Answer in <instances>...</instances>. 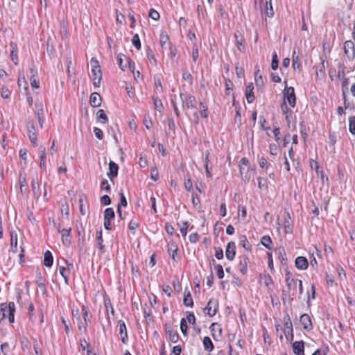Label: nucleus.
I'll list each match as a JSON object with an SVG mask.
<instances>
[{
  "instance_id": "nucleus-56",
  "label": "nucleus",
  "mask_w": 355,
  "mask_h": 355,
  "mask_svg": "<svg viewBox=\"0 0 355 355\" xmlns=\"http://www.w3.org/2000/svg\"><path fill=\"white\" fill-rule=\"evenodd\" d=\"M11 92L6 86L2 87L1 89V95L3 98H8L10 96Z\"/></svg>"
},
{
  "instance_id": "nucleus-43",
  "label": "nucleus",
  "mask_w": 355,
  "mask_h": 355,
  "mask_svg": "<svg viewBox=\"0 0 355 355\" xmlns=\"http://www.w3.org/2000/svg\"><path fill=\"white\" fill-rule=\"evenodd\" d=\"M104 306L105 307L107 312L108 311L109 309H110L111 314L112 315L114 314V308H113L111 301L109 298H104Z\"/></svg>"
},
{
  "instance_id": "nucleus-20",
  "label": "nucleus",
  "mask_w": 355,
  "mask_h": 355,
  "mask_svg": "<svg viewBox=\"0 0 355 355\" xmlns=\"http://www.w3.org/2000/svg\"><path fill=\"white\" fill-rule=\"evenodd\" d=\"M178 250V245L174 241H171L168 244V253L174 261H178V259H176Z\"/></svg>"
},
{
  "instance_id": "nucleus-19",
  "label": "nucleus",
  "mask_w": 355,
  "mask_h": 355,
  "mask_svg": "<svg viewBox=\"0 0 355 355\" xmlns=\"http://www.w3.org/2000/svg\"><path fill=\"white\" fill-rule=\"evenodd\" d=\"M253 89L254 86L252 83H249L245 87V94L248 103H252L254 101Z\"/></svg>"
},
{
  "instance_id": "nucleus-2",
  "label": "nucleus",
  "mask_w": 355,
  "mask_h": 355,
  "mask_svg": "<svg viewBox=\"0 0 355 355\" xmlns=\"http://www.w3.org/2000/svg\"><path fill=\"white\" fill-rule=\"evenodd\" d=\"M283 320L286 338L288 342H291L293 341L294 337L293 329L291 320L288 313H286V315L284 316Z\"/></svg>"
},
{
  "instance_id": "nucleus-7",
  "label": "nucleus",
  "mask_w": 355,
  "mask_h": 355,
  "mask_svg": "<svg viewBox=\"0 0 355 355\" xmlns=\"http://www.w3.org/2000/svg\"><path fill=\"white\" fill-rule=\"evenodd\" d=\"M71 228L69 227V229H62L60 228V225L58 227V231L62 235V242L64 245L65 246H69L71 244Z\"/></svg>"
},
{
  "instance_id": "nucleus-5",
  "label": "nucleus",
  "mask_w": 355,
  "mask_h": 355,
  "mask_svg": "<svg viewBox=\"0 0 355 355\" xmlns=\"http://www.w3.org/2000/svg\"><path fill=\"white\" fill-rule=\"evenodd\" d=\"M115 214L111 207L106 208L104 211V227L107 230H112L111 221L114 218Z\"/></svg>"
},
{
  "instance_id": "nucleus-52",
  "label": "nucleus",
  "mask_w": 355,
  "mask_h": 355,
  "mask_svg": "<svg viewBox=\"0 0 355 355\" xmlns=\"http://www.w3.org/2000/svg\"><path fill=\"white\" fill-rule=\"evenodd\" d=\"M188 326L186 320L182 318L180 320V330L184 335L187 334Z\"/></svg>"
},
{
  "instance_id": "nucleus-15",
  "label": "nucleus",
  "mask_w": 355,
  "mask_h": 355,
  "mask_svg": "<svg viewBox=\"0 0 355 355\" xmlns=\"http://www.w3.org/2000/svg\"><path fill=\"white\" fill-rule=\"evenodd\" d=\"M250 263V260L248 256L244 255L240 257V261L239 263V270L242 273V275H245L248 272V265Z\"/></svg>"
},
{
  "instance_id": "nucleus-35",
  "label": "nucleus",
  "mask_w": 355,
  "mask_h": 355,
  "mask_svg": "<svg viewBox=\"0 0 355 355\" xmlns=\"http://www.w3.org/2000/svg\"><path fill=\"white\" fill-rule=\"evenodd\" d=\"M96 244L101 250V252H104L105 247L103 245V238H102V230H100L96 232Z\"/></svg>"
},
{
  "instance_id": "nucleus-42",
  "label": "nucleus",
  "mask_w": 355,
  "mask_h": 355,
  "mask_svg": "<svg viewBox=\"0 0 355 355\" xmlns=\"http://www.w3.org/2000/svg\"><path fill=\"white\" fill-rule=\"evenodd\" d=\"M279 66V60L276 53L272 54V61H271V69L272 70H276Z\"/></svg>"
},
{
  "instance_id": "nucleus-9",
  "label": "nucleus",
  "mask_w": 355,
  "mask_h": 355,
  "mask_svg": "<svg viewBox=\"0 0 355 355\" xmlns=\"http://www.w3.org/2000/svg\"><path fill=\"white\" fill-rule=\"evenodd\" d=\"M180 98L183 102V107H187V109L196 108V99L195 96L191 95L185 96L180 94Z\"/></svg>"
},
{
  "instance_id": "nucleus-30",
  "label": "nucleus",
  "mask_w": 355,
  "mask_h": 355,
  "mask_svg": "<svg viewBox=\"0 0 355 355\" xmlns=\"http://www.w3.org/2000/svg\"><path fill=\"white\" fill-rule=\"evenodd\" d=\"M21 347L23 351L29 350L31 348V343L28 340V338L23 336L19 338Z\"/></svg>"
},
{
  "instance_id": "nucleus-22",
  "label": "nucleus",
  "mask_w": 355,
  "mask_h": 355,
  "mask_svg": "<svg viewBox=\"0 0 355 355\" xmlns=\"http://www.w3.org/2000/svg\"><path fill=\"white\" fill-rule=\"evenodd\" d=\"M295 264L299 270H305L309 266L308 261L304 257H297L295 259Z\"/></svg>"
},
{
  "instance_id": "nucleus-4",
  "label": "nucleus",
  "mask_w": 355,
  "mask_h": 355,
  "mask_svg": "<svg viewBox=\"0 0 355 355\" xmlns=\"http://www.w3.org/2000/svg\"><path fill=\"white\" fill-rule=\"evenodd\" d=\"M218 310V302L217 299L211 298L204 309L205 314L210 317L215 315Z\"/></svg>"
},
{
  "instance_id": "nucleus-50",
  "label": "nucleus",
  "mask_w": 355,
  "mask_h": 355,
  "mask_svg": "<svg viewBox=\"0 0 355 355\" xmlns=\"http://www.w3.org/2000/svg\"><path fill=\"white\" fill-rule=\"evenodd\" d=\"M58 270L60 274L62 275V277L64 279V282L68 284V275L66 274L67 268L64 266H59Z\"/></svg>"
},
{
  "instance_id": "nucleus-14",
  "label": "nucleus",
  "mask_w": 355,
  "mask_h": 355,
  "mask_svg": "<svg viewBox=\"0 0 355 355\" xmlns=\"http://www.w3.org/2000/svg\"><path fill=\"white\" fill-rule=\"evenodd\" d=\"M236 254V244L234 241H230L227 243L226 249H225V256L226 258L232 261Z\"/></svg>"
},
{
  "instance_id": "nucleus-25",
  "label": "nucleus",
  "mask_w": 355,
  "mask_h": 355,
  "mask_svg": "<svg viewBox=\"0 0 355 355\" xmlns=\"http://www.w3.org/2000/svg\"><path fill=\"white\" fill-rule=\"evenodd\" d=\"M183 304L188 307H192L193 306V298L190 291L187 288H186L184 291Z\"/></svg>"
},
{
  "instance_id": "nucleus-39",
  "label": "nucleus",
  "mask_w": 355,
  "mask_h": 355,
  "mask_svg": "<svg viewBox=\"0 0 355 355\" xmlns=\"http://www.w3.org/2000/svg\"><path fill=\"white\" fill-rule=\"evenodd\" d=\"M349 84V79L348 78H345L342 80V92L343 98H345L346 92L348 89V85Z\"/></svg>"
},
{
  "instance_id": "nucleus-40",
  "label": "nucleus",
  "mask_w": 355,
  "mask_h": 355,
  "mask_svg": "<svg viewBox=\"0 0 355 355\" xmlns=\"http://www.w3.org/2000/svg\"><path fill=\"white\" fill-rule=\"evenodd\" d=\"M96 116L97 119L101 120L103 123H106L108 121V118L103 110H99L96 113Z\"/></svg>"
},
{
  "instance_id": "nucleus-61",
  "label": "nucleus",
  "mask_w": 355,
  "mask_h": 355,
  "mask_svg": "<svg viewBox=\"0 0 355 355\" xmlns=\"http://www.w3.org/2000/svg\"><path fill=\"white\" fill-rule=\"evenodd\" d=\"M216 275L218 279H223L224 277V270L223 266L220 264H218L216 266Z\"/></svg>"
},
{
  "instance_id": "nucleus-31",
  "label": "nucleus",
  "mask_w": 355,
  "mask_h": 355,
  "mask_svg": "<svg viewBox=\"0 0 355 355\" xmlns=\"http://www.w3.org/2000/svg\"><path fill=\"white\" fill-rule=\"evenodd\" d=\"M153 100L155 110L161 112L164 108L162 101L159 98L158 96H153Z\"/></svg>"
},
{
  "instance_id": "nucleus-51",
  "label": "nucleus",
  "mask_w": 355,
  "mask_h": 355,
  "mask_svg": "<svg viewBox=\"0 0 355 355\" xmlns=\"http://www.w3.org/2000/svg\"><path fill=\"white\" fill-rule=\"evenodd\" d=\"M259 164L261 168L268 169L270 164L267 162V159L264 157L259 158Z\"/></svg>"
},
{
  "instance_id": "nucleus-3",
  "label": "nucleus",
  "mask_w": 355,
  "mask_h": 355,
  "mask_svg": "<svg viewBox=\"0 0 355 355\" xmlns=\"http://www.w3.org/2000/svg\"><path fill=\"white\" fill-rule=\"evenodd\" d=\"M284 101H287L291 107H294L296 105V97L295 90L293 87L286 86L283 91Z\"/></svg>"
},
{
  "instance_id": "nucleus-46",
  "label": "nucleus",
  "mask_w": 355,
  "mask_h": 355,
  "mask_svg": "<svg viewBox=\"0 0 355 355\" xmlns=\"http://www.w3.org/2000/svg\"><path fill=\"white\" fill-rule=\"evenodd\" d=\"M1 350L3 355H9L10 353V345L8 343H3L1 345Z\"/></svg>"
},
{
  "instance_id": "nucleus-64",
  "label": "nucleus",
  "mask_w": 355,
  "mask_h": 355,
  "mask_svg": "<svg viewBox=\"0 0 355 355\" xmlns=\"http://www.w3.org/2000/svg\"><path fill=\"white\" fill-rule=\"evenodd\" d=\"M100 202L104 205H109L111 204V199L107 195H104L101 198Z\"/></svg>"
},
{
  "instance_id": "nucleus-53",
  "label": "nucleus",
  "mask_w": 355,
  "mask_h": 355,
  "mask_svg": "<svg viewBox=\"0 0 355 355\" xmlns=\"http://www.w3.org/2000/svg\"><path fill=\"white\" fill-rule=\"evenodd\" d=\"M31 85L33 88H39L40 80L38 76L37 77H29Z\"/></svg>"
},
{
  "instance_id": "nucleus-10",
  "label": "nucleus",
  "mask_w": 355,
  "mask_h": 355,
  "mask_svg": "<svg viewBox=\"0 0 355 355\" xmlns=\"http://www.w3.org/2000/svg\"><path fill=\"white\" fill-rule=\"evenodd\" d=\"M298 280L299 279H290L288 281H286V286L288 288V290L286 291V290H283L282 291V300L284 301V300L286 298H288L290 297V291L291 290H295L296 289V287H297V284L298 282Z\"/></svg>"
},
{
  "instance_id": "nucleus-32",
  "label": "nucleus",
  "mask_w": 355,
  "mask_h": 355,
  "mask_svg": "<svg viewBox=\"0 0 355 355\" xmlns=\"http://www.w3.org/2000/svg\"><path fill=\"white\" fill-rule=\"evenodd\" d=\"M82 315L84 319V322L86 323V325H88V323L90 322L89 315V310L87 306L85 305H82Z\"/></svg>"
},
{
  "instance_id": "nucleus-60",
  "label": "nucleus",
  "mask_w": 355,
  "mask_h": 355,
  "mask_svg": "<svg viewBox=\"0 0 355 355\" xmlns=\"http://www.w3.org/2000/svg\"><path fill=\"white\" fill-rule=\"evenodd\" d=\"M300 134L304 139H306L307 137V132L306 129V125L304 124V121L300 122Z\"/></svg>"
},
{
  "instance_id": "nucleus-23",
  "label": "nucleus",
  "mask_w": 355,
  "mask_h": 355,
  "mask_svg": "<svg viewBox=\"0 0 355 355\" xmlns=\"http://www.w3.org/2000/svg\"><path fill=\"white\" fill-rule=\"evenodd\" d=\"M89 103L93 107H97L101 105V98L98 93L93 92L90 95Z\"/></svg>"
},
{
  "instance_id": "nucleus-55",
  "label": "nucleus",
  "mask_w": 355,
  "mask_h": 355,
  "mask_svg": "<svg viewBox=\"0 0 355 355\" xmlns=\"http://www.w3.org/2000/svg\"><path fill=\"white\" fill-rule=\"evenodd\" d=\"M148 16H149V17H150L152 19H153L155 21H157L159 19V12L153 8H151L150 10Z\"/></svg>"
},
{
  "instance_id": "nucleus-17",
  "label": "nucleus",
  "mask_w": 355,
  "mask_h": 355,
  "mask_svg": "<svg viewBox=\"0 0 355 355\" xmlns=\"http://www.w3.org/2000/svg\"><path fill=\"white\" fill-rule=\"evenodd\" d=\"M35 114L38 119L40 127L42 129L43 128L44 119V111L42 104H35Z\"/></svg>"
},
{
  "instance_id": "nucleus-37",
  "label": "nucleus",
  "mask_w": 355,
  "mask_h": 355,
  "mask_svg": "<svg viewBox=\"0 0 355 355\" xmlns=\"http://www.w3.org/2000/svg\"><path fill=\"white\" fill-rule=\"evenodd\" d=\"M40 168L44 169L45 168V157H46V150L44 147L41 146L40 148Z\"/></svg>"
},
{
  "instance_id": "nucleus-33",
  "label": "nucleus",
  "mask_w": 355,
  "mask_h": 355,
  "mask_svg": "<svg viewBox=\"0 0 355 355\" xmlns=\"http://www.w3.org/2000/svg\"><path fill=\"white\" fill-rule=\"evenodd\" d=\"M240 243L241 246L247 251H251L252 246L250 244L249 241L247 239V237L245 235H242L240 237Z\"/></svg>"
},
{
  "instance_id": "nucleus-6",
  "label": "nucleus",
  "mask_w": 355,
  "mask_h": 355,
  "mask_svg": "<svg viewBox=\"0 0 355 355\" xmlns=\"http://www.w3.org/2000/svg\"><path fill=\"white\" fill-rule=\"evenodd\" d=\"M28 135L29 139L34 146H37V135L35 123L33 119H28L27 122Z\"/></svg>"
},
{
  "instance_id": "nucleus-13",
  "label": "nucleus",
  "mask_w": 355,
  "mask_h": 355,
  "mask_svg": "<svg viewBox=\"0 0 355 355\" xmlns=\"http://www.w3.org/2000/svg\"><path fill=\"white\" fill-rule=\"evenodd\" d=\"M3 307H4V311H9V315H8V320L10 323H13L15 321V305L13 302H10L8 304L2 303Z\"/></svg>"
},
{
  "instance_id": "nucleus-62",
  "label": "nucleus",
  "mask_w": 355,
  "mask_h": 355,
  "mask_svg": "<svg viewBox=\"0 0 355 355\" xmlns=\"http://www.w3.org/2000/svg\"><path fill=\"white\" fill-rule=\"evenodd\" d=\"M281 110L284 114H291L292 111L288 109L286 101H284L280 105Z\"/></svg>"
},
{
  "instance_id": "nucleus-1",
  "label": "nucleus",
  "mask_w": 355,
  "mask_h": 355,
  "mask_svg": "<svg viewBox=\"0 0 355 355\" xmlns=\"http://www.w3.org/2000/svg\"><path fill=\"white\" fill-rule=\"evenodd\" d=\"M90 62L92 66V79L93 85L95 87H99L102 79V73L98 61L95 58H92Z\"/></svg>"
},
{
  "instance_id": "nucleus-63",
  "label": "nucleus",
  "mask_w": 355,
  "mask_h": 355,
  "mask_svg": "<svg viewBox=\"0 0 355 355\" xmlns=\"http://www.w3.org/2000/svg\"><path fill=\"white\" fill-rule=\"evenodd\" d=\"M150 178L154 181H157L159 179L158 171L155 167L150 169Z\"/></svg>"
},
{
  "instance_id": "nucleus-29",
  "label": "nucleus",
  "mask_w": 355,
  "mask_h": 355,
  "mask_svg": "<svg viewBox=\"0 0 355 355\" xmlns=\"http://www.w3.org/2000/svg\"><path fill=\"white\" fill-rule=\"evenodd\" d=\"M292 61H293V67L294 68V69H300L301 68V63H300V57L298 55L296 54V51L295 50H293V56H292Z\"/></svg>"
},
{
  "instance_id": "nucleus-16",
  "label": "nucleus",
  "mask_w": 355,
  "mask_h": 355,
  "mask_svg": "<svg viewBox=\"0 0 355 355\" xmlns=\"http://www.w3.org/2000/svg\"><path fill=\"white\" fill-rule=\"evenodd\" d=\"M345 54L349 58H354L355 55L354 44L351 40H347L344 43Z\"/></svg>"
},
{
  "instance_id": "nucleus-47",
  "label": "nucleus",
  "mask_w": 355,
  "mask_h": 355,
  "mask_svg": "<svg viewBox=\"0 0 355 355\" xmlns=\"http://www.w3.org/2000/svg\"><path fill=\"white\" fill-rule=\"evenodd\" d=\"M257 181H258V187L260 189H268V185H267L266 179H264L261 177H259L257 178Z\"/></svg>"
},
{
  "instance_id": "nucleus-26",
  "label": "nucleus",
  "mask_w": 355,
  "mask_h": 355,
  "mask_svg": "<svg viewBox=\"0 0 355 355\" xmlns=\"http://www.w3.org/2000/svg\"><path fill=\"white\" fill-rule=\"evenodd\" d=\"M239 170L241 175H242V179L245 182H248L251 178V175L249 173V168H246L243 166H239Z\"/></svg>"
},
{
  "instance_id": "nucleus-12",
  "label": "nucleus",
  "mask_w": 355,
  "mask_h": 355,
  "mask_svg": "<svg viewBox=\"0 0 355 355\" xmlns=\"http://www.w3.org/2000/svg\"><path fill=\"white\" fill-rule=\"evenodd\" d=\"M118 327L119 334L121 335V340L123 344H127L128 342V336L127 332L126 325L123 320H120L118 321Z\"/></svg>"
},
{
  "instance_id": "nucleus-49",
  "label": "nucleus",
  "mask_w": 355,
  "mask_h": 355,
  "mask_svg": "<svg viewBox=\"0 0 355 355\" xmlns=\"http://www.w3.org/2000/svg\"><path fill=\"white\" fill-rule=\"evenodd\" d=\"M200 115L203 118H207L208 117V110L207 106H205L203 103H200Z\"/></svg>"
},
{
  "instance_id": "nucleus-48",
  "label": "nucleus",
  "mask_w": 355,
  "mask_h": 355,
  "mask_svg": "<svg viewBox=\"0 0 355 355\" xmlns=\"http://www.w3.org/2000/svg\"><path fill=\"white\" fill-rule=\"evenodd\" d=\"M132 42L137 50H139L141 49V42L138 34L134 35V36L132 37Z\"/></svg>"
},
{
  "instance_id": "nucleus-44",
  "label": "nucleus",
  "mask_w": 355,
  "mask_h": 355,
  "mask_svg": "<svg viewBox=\"0 0 355 355\" xmlns=\"http://www.w3.org/2000/svg\"><path fill=\"white\" fill-rule=\"evenodd\" d=\"M184 187L187 191H191L193 190V184L191 178L189 175L184 178Z\"/></svg>"
},
{
  "instance_id": "nucleus-11",
  "label": "nucleus",
  "mask_w": 355,
  "mask_h": 355,
  "mask_svg": "<svg viewBox=\"0 0 355 355\" xmlns=\"http://www.w3.org/2000/svg\"><path fill=\"white\" fill-rule=\"evenodd\" d=\"M300 322L305 331H309L313 329V324L310 316L304 313L300 317Z\"/></svg>"
},
{
  "instance_id": "nucleus-21",
  "label": "nucleus",
  "mask_w": 355,
  "mask_h": 355,
  "mask_svg": "<svg viewBox=\"0 0 355 355\" xmlns=\"http://www.w3.org/2000/svg\"><path fill=\"white\" fill-rule=\"evenodd\" d=\"M10 57L12 61L14 62L15 65L18 64V47L15 42H10Z\"/></svg>"
},
{
  "instance_id": "nucleus-36",
  "label": "nucleus",
  "mask_w": 355,
  "mask_h": 355,
  "mask_svg": "<svg viewBox=\"0 0 355 355\" xmlns=\"http://www.w3.org/2000/svg\"><path fill=\"white\" fill-rule=\"evenodd\" d=\"M261 243L267 249H272V240L269 236H263L261 239Z\"/></svg>"
},
{
  "instance_id": "nucleus-34",
  "label": "nucleus",
  "mask_w": 355,
  "mask_h": 355,
  "mask_svg": "<svg viewBox=\"0 0 355 355\" xmlns=\"http://www.w3.org/2000/svg\"><path fill=\"white\" fill-rule=\"evenodd\" d=\"M266 8H265V14L267 17H272L274 15L272 10V6L271 0H265Z\"/></svg>"
},
{
  "instance_id": "nucleus-57",
  "label": "nucleus",
  "mask_w": 355,
  "mask_h": 355,
  "mask_svg": "<svg viewBox=\"0 0 355 355\" xmlns=\"http://www.w3.org/2000/svg\"><path fill=\"white\" fill-rule=\"evenodd\" d=\"M17 84L19 87H21L24 85V87L25 89H28V83L25 79L24 76H19L18 78Z\"/></svg>"
},
{
  "instance_id": "nucleus-18",
  "label": "nucleus",
  "mask_w": 355,
  "mask_h": 355,
  "mask_svg": "<svg viewBox=\"0 0 355 355\" xmlns=\"http://www.w3.org/2000/svg\"><path fill=\"white\" fill-rule=\"evenodd\" d=\"M292 347L295 355H304V343L302 340L294 342Z\"/></svg>"
},
{
  "instance_id": "nucleus-54",
  "label": "nucleus",
  "mask_w": 355,
  "mask_h": 355,
  "mask_svg": "<svg viewBox=\"0 0 355 355\" xmlns=\"http://www.w3.org/2000/svg\"><path fill=\"white\" fill-rule=\"evenodd\" d=\"M100 187L101 190H105L107 192H110L111 187L106 179L101 181Z\"/></svg>"
},
{
  "instance_id": "nucleus-38",
  "label": "nucleus",
  "mask_w": 355,
  "mask_h": 355,
  "mask_svg": "<svg viewBox=\"0 0 355 355\" xmlns=\"http://www.w3.org/2000/svg\"><path fill=\"white\" fill-rule=\"evenodd\" d=\"M278 259L280 261L282 264H286L287 261L286 254L285 250L283 248H279L278 250Z\"/></svg>"
},
{
  "instance_id": "nucleus-41",
  "label": "nucleus",
  "mask_w": 355,
  "mask_h": 355,
  "mask_svg": "<svg viewBox=\"0 0 355 355\" xmlns=\"http://www.w3.org/2000/svg\"><path fill=\"white\" fill-rule=\"evenodd\" d=\"M34 305L33 303H30L28 304V317H29V319L30 320H31L32 322H35L36 320V317L35 315H34Z\"/></svg>"
},
{
  "instance_id": "nucleus-59",
  "label": "nucleus",
  "mask_w": 355,
  "mask_h": 355,
  "mask_svg": "<svg viewBox=\"0 0 355 355\" xmlns=\"http://www.w3.org/2000/svg\"><path fill=\"white\" fill-rule=\"evenodd\" d=\"M168 127L169 130H171V131H173V132H175V121H174L173 118L171 116H168Z\"/></svg>"
},
{
  "instance_id": "nucleus-58",
  "label": "nucleus",
  "mask_w": 355,
  "mask_h": 355,
  "mask_svg": "<svg viewBox=\"0 0 355 355\" xmlns=\"http://www.w3.org/2000/svg\"><path fill=\"white\" fill-rule=\"evenodd\" d=\"M168 41V37L166 34H164V33H161L160 35V44L161 46L164 49L165 48V45Z\"/></svg>"
},
{
  "instance_id": "nucleus-24",
  "label": "nucleus",
  "mask_w": 355,
  "mask_h": 355,
  "mask_svg": "<svg viewBox=\"0 0 355 355\" xmlns=\"http://www.w3.org/2000/svg\"><path fill=\"white\" fill-rule=\"evenodd\" d=\"M119 166L114 162L111 161L109 163V173H107L108 178L112 180L114 178H116L118 175Z\"/></svg>"
},
{
  "instance_id": "nucleus-28",
  "label": "nucleus",
  "mask_w": 355,
  "mask_h": 355,
  "mask_svg": "<svg viewBox=\"0 0 355 355\" xmlns=\"http://www.w3.org/2000/svg\"><path fill=\"white\" fill-rule=\"evenodd\" d=\"M202 343L205 349L207 351L211 352L214 348L212 341L208 336L204 337Z\"/></svg>"
},
{
  "instance_id": "nucleus-45",
  "label": "nucleus",
  "mask_w": 355,
  "mask_h": 355,
  "mask_svg": "<svg viewBox=\"0 0 355 355\" xmlns=\"http://www.w3.org/2000/svg\"><path fill=\"white\" fill-rule=\"evenodd\" d=\"M349 130L355 135V116L349 119Z\"/></svg>"
},
{
  "instance_id": "nucleus-27",
  "label": "nucleus",
  "mask_w": 355,
  "mask_h": 355,
  "mask_svg": "<svg viewBox=\"0 0 355 355\" xmlns=\"http://www.w3.org/2000/svg\"><path fill=\"white\" fill-rule=\"evenodd\" d=\"M53 258L49 250L45 252L44 255V265L46 267H51L53 265Z\"/></svg>"
},
{
  "instance_id": "nucleus-8",
  "label": "nucleus",
  "mask_w": 355,
  "mask_h": 355,
  "mask_svg": "<svg viewBox=\"0 0 355 355\" xmlns=\"http://www.w3.org/2000/svg\"><path fill=\"white\" fill-rule=\"evenodd\" d=\"M164 329L166 336L171 342L175 343L178 341L180 338L179 334L177 331H173L172 327L169 323H166L164 324Z\"/></svg>"
}]
</instances>
